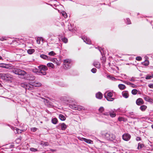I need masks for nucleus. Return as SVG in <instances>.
I'll use <instances>...</instances> for the list:
<instances>
[{"instance_id":"nucleus-39","label":"nucleus","mask_w":153,"mask_h":153,"mask_svg":"<svg viewBox=\"0 0 153 153\" xmlns=\"http://www.w3.org/2000/svg\"><path fill=\"white\" fill-rule=\"evenodd\" d=\"M68 28L69 30L71 31L73 29V28L72 27V25L71 24H69L68 25Z\"/></svg>"},{"instance_id":"nucleus-22","label":"nucleus","mask_w":153,"mask_h":153,"mask_svg":"<svg viewBox=\"0 0 153 153\" xmlns=\"http://www.w3.org/2000/svg\"><path fill=\"white\" fill-rule=\"evenodd\" d=\"M123 96L126 98L128 97V92L127 91H124L122 92Z\"/></svg>"},{"instance_id":"nucleus-10","label":"nucleus","mask_w":153,"mask_h":153,"mask_svg":"<svg viewBox=\"0 0 153 153\" xmlns=\"http://www.w3.org/2000/svg\"><path fill=\"white\" fill-rule=\"evenodd\" d=\"M33 72L37 74L40 75H45L46 74V72L45 71H38L37 69H36L33 70Z\"/></svg>"},{"instance_id":"nucleus-4","label":"nucleus","mask_w":153,"mask_h":153,"mask_svg":"<svg viewBox=\"0 0 153 153\" xmlns=\"http://www.w3.org/2000/svg\"><path fill=\"white\" fill-rule=\"evenodd\" d=\"M71 66L72 63L70 60L68 59L64 60L63 67L64 69H68L71 67Z\"/></svg>"},{"instance_id":"nucleus-29","label":"nucleus","mask_w":153,"mask_h":153,"mask_svg":"<svg viewBox=\"0 0 153 153\" xmlns=\"http://www.w3.org/2000/svg\"><path fill=\"white\" fill-rule=\"evenodd\" d=\"M51 121L53 124H56L57 123L58 120L56 118H54L52 119Z\"/></svg>"},{"instance_id":"nucleus-26","label":"nucleus","mask_w":153,"mask_h":153,"mask_svg":"<svg viewBox=\"0 0 153 153\" xmlns=\"http://www.w3.org/2000/svg\"><path fill=\"white\" fill-rule=\"evenodd\" d=\"M59 119L62 121H64L65 120L66 118L65 116L62 114H60L59 115Z\"/></svg>"},{"instance_id":"nucleus-57","label":"nucleus","mask_w":153,"mask_h":153,"mask_svg":"<svg viewBox=\"0 0 153 153\" xmlns=\"http://www.w3.org/2000/svg\"><path fill=\"white\" fill-rule=\"evenodd\" d=\"M2 58L1 56H0V60L2 59Z\"/></svg>"},{"instance_id":"nucleus-13","label":"nucleus","mask_w":153,"mask_h":153,"mask_svg":"<svg viewBox=\"0 0 153 153\" xmlns=\"http://www.w3.org/2000/svg\"><path fill=\"white\" fill-rule=\"evenodd\" d=\"M115 110L114 109V110L111 109H110L109 115L112 118L116 116V113L114 111Z\"/></svg>"},{"instance_id":"nucleus-27","label":"nucleus","mask_w":153,"mask_h":153,"mask_svg":"<svg viewBox=\"0 0 153 153\" xmlns=\"http://www.w3.org/2000/svg\"><path fill=\"white\" fill-rule=\"evenodd\" d=\"M145 146L144 144L139 143L138 144V146L137 147V149H140L142 148H143Z\"/></svg>"},{"instance_id":"nucleus-53","label":"nucleus","mask_w":153,"mask_h":153,"mask_svg":"<svg viewBox=\"0 0 153 153\" xmlns=\"http://www.w3.org/2000/svg\"><path fill=\"white\" fill-rule=\"evenodd\" d=\"M148 86L150 88H153V84H149Z\"/></svg>"},{"instance_id":"nucleus-34","label":"nucleus","mask_w":153,"mask_h":153,"mask_svg":"<svg viewBox=\"0 0 153 153\" xmlns=\"http://www.w3.org/2000/svg\"><path fill=\"white\" fill-rule=\"evenodd\" d=\"M107 78H109L110 79H111L112 80H113L114 81H116L117 80V79H116L114 77L111 76L110 75H108L107 76Z\"/></svg>"},{"instance_id":"nucleus-17","label":"nucleus","mask_w":153,"mask_h":153,"mask_svg":"<svg viewBox=\"0 0 153 153\" xmlns=\"http://www.w3.org/2000/svg\"><path fill=\"white\" fill-rule=\"evenodd\" d=\"M144 99L146 101L148 102H152L153 100L149 96L147 95H145L143 97Z\"/></svg>"},{"instance_id":"nucleus-25","label":"nucleus","mask_w":153,"mask_h":153,"mask_svg":"<svg viewBox=\"0 0 153 153\" xmlns=\"http://www.w3.org/2000/svg\"><path fill=\"white\" fill-rule=\"evenodd\" d=\"M142 64L143 65L147 66L149 65V62L147 60H145L144 62H142Z\"/></svg>"},{"instance_id":"nucleus-28","label":"nucleus","mask_w":153,"mask_h":153,"mask_svg":"<svg viewBox=\"0 0 153 153\" xmlns=\"http://www.w3.org/2000/svg\"><path fill=\"white\" fill-rule=\"evenodd\" d=\"M146 108L147 106L146 105H144L140 106V110H141L142 111H145V110L146 109Z\"/></svg>"},{"instance_id":"nucleus-43","label":"nucleus","mask_w":153,"mask_h":153,"mask_svg":"<svg viewBox=\"0 0 153 153\" xmlns=\"http://www.w3.org/2000/svg\"><path fill=\"white\" fill-rule=\"evenodd\" d=\"M27 83H22L21 84V86L23 87L24 88H25V89L26 86V85H27Z\"/></svg>"},{"instance_id":"nucleus-44","label":"nucleus","mask_w":153,"mask_h":153,"mask_svg":"<svg viewBox=\"0 0 153 153\" xmlns=\"http://www.w3.org/2000/svg\"><path fill=\"white\" fill-rule=\"evenodd\" d=\"M99 111L101 113H102L104 110V108L102 107H100L99 109Z\"/></svg>"},{"instance_id":"nucleus-37","label":"nucleus","mask_w":153,"mask_h":153,"mask_svg":"<svg viewBox=\"0 0 153 153\" xmlns=\"http://www.w3.org/2000/svg\"><path fill=\"white\" fill-rule=\"evenodd\" d=\"M8 38V37L7 36H3L1 38H0V41L7 40Z\"/></svg>"},{"instance_id":"nucleus-8","label":"nucleus","mask_w":153,"mask_h":153,"mask_svg":"<svg viewBox=\"0 0 153 153\" xmlns=\"http://www.w3.org/2000/svg\"><path fill=\"white\" fill-rule=\"evenodd\" d=\"M131 137V135L128 133L124 134L122 136L123 139L125 141L129 140Z\"/></svg>"},{"instance_id":"nucleus-35","label":"nucleus","mask_w":153,"mask_h":153,"mask_svg":"<svg viewBox=\"0 0 153 153\" xmlns=\"http://www.w3.org/2000/svg\"><path fill=\"white\" fill-rule=\"evenodd\" d=\"M61 40L64 43H66L68 42V39L65 37H63L61 38Z\"/></svg>"},{"instance_id":"nucleus-60","label":"nucleus","mask_w":153,"mask_h":153,"mask_svg":"<svg viewBox=\"0 0 153 153\" xmlns=\"http://www.w3.org/2000/svg\"><path fill=\"white\" fill-rule=\"evenodd\" d=\"M152 128L153 129V124L151 126Z\"/></svg>"},{"instance_id":"nucleus-31","label":"nucleus","mask_w":153,"mask_h":153,"mask_svg":"<svg viewBox=\"0 0 153 153\" xmlns=\"http://www.w3.org/2000/svg\"><path fill=\"white\" fill-rule=\"evenodd\" d=\"M1 65L0 66V67H1L3 68H9V66L8 65L6 64H1Z\"/></svg>"},{"instance_id":"nucleus-18","label":"nucleus","mask_w":153,"mask_h":153,"mask_svg":"<svg viewBox=\"0 0 153 153\" xmlns=\"http://www.w3.org/2000/svg\"><path fill=\"white\" fill-rule=\"evenodd\" d=\"M40 57L42 58L45 60H49L50 59V57L46 56L45 54H41L40 55Z\"/></svg>"},{"instance_id":"nucleus-42","label":"nucleus","mask_w":153,"mask_h":153,"mask_svg":"<svg viewBox=\"0 0 153 153\" xmlns=\"http://www.w3.org/2000/svg\"><path fill=\"white\" fill-rule=\"evenodd\" d=\"M55 53L53 51H51L49 53L48 55L50 56H53L55 54Z\"/></svg>"},{"instance_id":"nucleus-64","label":"nucleus","mask_w":153,"mask_h":153,"mask_svg":"<svg viewBox=\"0 0 153 153\" xmlns=\"http://www.w3.org/2000/svg\"><path fill=\"white\" fill-rule=\"evenodd\" d=\"M139 14V13H137V15H138Z\"/></svg>"},{"instance_id":"nucleus-41","label":"nucleus","mask_w":153,"mask_h":153,"mask_svg":"<svg viewBox=\"0 0 153 153\" xmlns=\"http://www.w3.org/2000/svg\"><path fill=\"white\" fill-rule=\"evenodd\" d=\"M152 78V75H147L145 77V79H150Z\"/></svg>"},{"instance_id":"nucleus-6","label":"nucleus","mask_w":153,"mask_h":153,"mask_svg":"<svg viewBox=\"0 0 153 153\" xmlns=\"http://www.w3.org/2000/svg\"><path fill=\"white\" fill-rule=\"evenodd\" d=\"M24 77L25 79L30 80H33L35 79V77L33 75L28 74L27 73L25 75V76H23Z\"/></svg>"},{"instance_id":"nucleus-12","label":"nucleus","mask_w":153,"mask_h":153,"mask_svg":"<svg viewBox=\"0 0 153 153\" xmlns=\"http://www.w3.org/2000/svg\"><path fill=\"white\" fill-rule=\"evenodd\" d=\"M144 102L142 98H139L137 99L136 101V104L138 105H140L144 104Z\"/></svg>"},{"instance_id":"nucleus-21","label":"nucleus","mask_w":153,"mask_h":153,"mask_svg":"<svg viewBox=\"0 0 153 153\" xmlns=\"http://www.w3.org/2000/svg\"><path fill=\"white\" fill-rule=\"evenodd\" d=\"M43 39L42 37H38L37 38L36 42L37 43L39 44H41V42L42 41L43 43Z\"/></svg>"},{"instance_id":"nucleus-19","label":"nucleus","mask_w":153,"mask_h":153,"mask_svg":"<svg viewBox=\"0 0 153 153\" xmlns=\"http://www.w3.org/2000/svg\"><path fill=\"white\" fill-rule=\"evenodd\" d=\"M33 85H30L27 84L26 85V88H25L26 90H31L33 89Z\"/></svg>"},{"instance_id":"nucleus-38","label":"nucleus","mask_w":153,"mask_h":153,"mask_svg":"<svg viewBox=\"0 0 153 153\" xmlns=\"http://www.w3.org/2000/svg\"><path fill=\"white\" fill-rule=\"evenodd\" d=\"M137 90L136 89H134L132 90L131 93L133 95H135L137 94Z\"/></svg>"},{"instance_id":"nucleus-11","label":"nucleus","mask_w":153,"mask_h":153,"mask_svg":"<svg viewBox=\"0 0 153 153\" xmlns=\"http://www.w3.org/2000/svg\"><path fill=\"white\" fill-rule=\"evenodd\" d=\"M38 67L40 70L39 71H42V70H43L44 71H45L48 70L47 67L45 65H41L38 66Z\"/></svg>"},{"instance_id":"nucleus-32","label":"nucleus","mask_w":153,"mask_h":153,"mask_svg":"<svg viewBox=\"0 0 153 153\" xmlns=\"http://www.w3.org/2000/svg\"><path fill=\"white\" fill-rule=\"evenodd\" d=\"M118 87L121 90H123L126 88L125 86L124 85L122 84H119L118 85Z\"/></svg>"},{"instance_id":"nucleus-1","label":"nucleus","mask_w":153,"mask_h":153,"mask_svg":"<svg viewBox=\"0 0 153 153\" xmlns=\"http://www.w3.org/2000/svg\"><path fill=\"white\" fill-rule=\"evenodd\" d=\"M10 71L16 74L22 76H24L27 74V72L25 71L16 68H12Z\"/></svg>"},{"instance_id":"nucleus-3","label":"nucleus","mask_w":153,"mask_h":153,"mask_svg":"<svg viewBox=\"0 0 153 153\" xmlns=\"http://www.w3.org/2000/svg\"><path fill=\"white\" fill-rule=\"evenodd\" d=\"M0 78L3 80L10 81L13 78V76L8 73H1L0 74Z\"/></svg>"},{"instance_id":"nucleus-16","label":"nucleus","mask_w":153,"mask_h":153,"mask_svg":"<svg viewBox=\"0 0 153 153\" xmlns=\"http://www.w3.org/2000/svg\"><path fill=\"white\" fill-rule=\"evenodd\" d=\"M96 97L97 99H101L102 97V94L100 92H99L96 94Z\"/></svg>"},{"instance_id":"nucleus-55","label":"nucleus","mask_w":153,"mask_h":153,"mask_svg":"<svg viewBox=\"0 0 153 153\" xmlns=\"http://www.w3.org/2000/svg\"><path fill=\"white\" fill-rule=\"evenodd\" d=\"M131 87L133 88H135L136 85L134 84V85H131Z\"/></svg>"},{"instance_id":"nucleus-51","label":"nucleus","mask_w":153,"mask_h":153,"mask_svg":"<svg viewBox=\"0 0 153 153\" xmlns=\"http://www.w3.org/2000/svg\"><path fill=\"white\" fill-rule=\"evenodd\" d=\"M124 118L121 117H119L118 118V120L120 121L123 120Z\"/></svg>"},{"instance_id":"nucleus-56","label":"nucleus","mask_w":153,"mask_h":153,"mask_svg":"<svg viewBox=\"0 0 153 153\" xmlns=\"http://www.w3.org/2000/svg\"><path fill=\"white\" fill-rule=\"evenodd\" d=\"M60 85L62 87H64L65 86V85L64 84H62V85Z\"/></svg>"},{"instance_id":"nucleus-20","label":"nucleus","mask_w":153,"mask_h":153,"mask_svg":"<svg viewBox=\"0 0 153 153\" xmlns=\"http://www.w3.org/2000/svg\"><path fill=\"white\" fill-rule=\"evenodd\" d=\"M11 128L14 131H15V130L17 133L18 134L21 133L23 131V130L19 129L16 127H12Z\"/></svg>"},{"instance_id":"nucleus-2","label":"nucleus","mask_w":153,"mask_h":153,"mask_svg":"<svg viewBox=\"0 0 153 153\" xmlns=\"http://www.w3.org/2000/svg\"><path fill=\"white\" fill-rule=\"evenodd\" d=\"M103 137L107 140L113 141L116 138L115 135L110 132L103 134L102 135Z\"/></svg>"},{"instance_id":"nucleus-50","label":"nucleus","mask_w":153,"mask_h":153,"mask_svg":"<svg viewBox=\"0 0 153 153\" xmlns=\"http://www.w3.org/2000/svg\"><path fill=\"white\" fill-rule=\"evenodd\" d=\"M37 128H31V131L33 132H35L36 131Z\"/></svg>"},{"instance_id":"nucleus-52","label":"nucleus","mask_w":153,"mask_h":153,"mask_svg":"<svg viewBox=\"0 0 153 153\" xmlns=\"http://www.w3.org/2000/svg\"><path fill=\"white\" fill-rule=\"evenodd\" d=\"M136 140L137 141H140V140H141V139L140 138V137H136Z\"/></svg>"},{"instance_id":"nucleus-47","label":"nucleus","mask_w":153,"mask_h":153,"mask_svg":"<svg viewBox=\"0 0 153 153\" xmlns=\"http://www.w3.org/2000/svg\"><path fill=\"white\" fill-rule=\"evenodd\" d=\"M97 70L95 68H93L91 70V72L93 73H95L96 72Z\"/></svg>"},{"instance_id":"nucleus-45","label":"nucleus","mask_w":153,"mask_h":153,"mask_svg":"<svg viewBox=\"0 0 153 153\" xmlns=\"http://www.w3.org/2000/svg\"><path fill=\"white\" fill-rule=\"evenodd\" d=\"M30 150L33 152H36L37 151V149L34 148H31L30 149Z\"/></svg>"},{"instance_id":"nucleus-5","label":"nucleus","mask_w":153,"mask_h":153,"mask_svg":"<svg viewBox=\"0 0 153 153\" xmlns=\"http://www.w3.org/2000/svg\"><path fill=\"white\" fill-rule=\"evenodd\" d=\"M69 106L71 108L76 110L80 111L82 109L85 110L84 107L81 105H78L75 104H69Z\"/></svg>"},{"instance_id":"nucleus-49","label":"nucleus","mask_w":153,"mask_h":153,"mask_svg":"<svg viewBox=\"0 0 153 153\" xmlns=\"http://www.w3.org/2000/svg\"><path fill=\"white\" fill-rule=\"evenodd\" d=\"M125 83L128 85H134V84L125 81Z\"/></svg>"},{"instance_id":"nucleus-15","label":"nucleus","mask_w":153,"mask_h":153,"mask_svg":"<svg viewBox=\"0 0 153 153\" xmlns=\"http://www.w3.org/2000/svg\"><path fill=\"white\" fill-rule=\"evenodd\" d=\"M80 140H81L83 141L86 143L89 144H91L93 142V141L91 140L84 138H82L80 139Z\"/></svg>"},{"instance_id":"nucleus-40","label":"nucleus","mask_w":153,"mask_h":153,"mask_svg":"<svg viewBox=\"0 0 153 153\" xmlns=\"http://www.w3.org/2000/svg\"><path fill=\"white\" fill-rule=\"evenodd\" d=\"M126 23L127 24H131V22L129 18H127L126 19Z\"/></svg>"},{"instance_id":"nucleus-33","label":"nucleus","mask_w":153,"mask_h":153,"mask_svg":"<svg viewBox=\"0 0 153 153\" xmlns=\"http://www.w3.org/2000/svg\"><path fill=\"white\" fill-rule=\"evenodd\" d=\"M34 51V49H29L27 51L28 53L30 54H32Z\"/></svg>"},{"instance_id":"nucleus-61","label":"nucleus","mask_w":153,"mask_h":153,"mask_svg":"<svg viewBox=\"0 0 153 153\" xmlns=\"http://www.w3.org/2000/svg\"><path fill=\"white\" fill-rule=\"evenodd\" d=\"M51 150L52 151H53H53H55V150H53V149H52V150Z\"/></svg>"},{"instance_id":"nucleus-54","label":"nucleus","mask_w":153,"mask_h":153,"mask_svg":"<svg viewBox=\"0 0 153 153\" xmlns=\"http://www.w3.org/2000/svg\"><path fill=\"white\" fill-rule=\"evenodd\" d=\"M129 80L130 81L132 82H134L135 80L133 79V77L129 79Z\"/></svg>"},{"instance_id":"nucleus-48","label":"nucleus","mask_w":153,"mask_h":153,"mask_svg":"<svg viewBox=\"0 0 153 153\" xmlns=\"http://www.w3.org/2000/svg\"><path fill=\"white\" fill-rule=\"evenodd\" d=\"M142 59V58L140 56H137L136 58V59L137 61H140Z\"/></svg>"},{"instance_id":"nucleus-36","label":"nucleus","mask_w":153,"mask_h":153,"mask_svg":"<svg viewBox=\"0 0 153 153\" xmlns=\"http://www.w3.org/2000/svg\"><path fill=\"white\" fill-rule=\"evenodd\" d=\"M47 66L52 68H53L54 67V65L52 63H49L47 64Z\"/></svg>"},{"instance_id":"nucleus-23","label":"nucleus","mask_w":153,"mask_h":153,"mask_svg":"<svg viewBox=\"0 0 153 153\" xmlns=\"http://www.w3.org/2000/svg\"><path fill=\"white\" fill-rule=\"evenodd\" d=\"M61 128L62 130H65L67 128V126L64 123H61Z\"/></svg>"},{"instance_id":"nucleus-46","label":"nucleus","mask_w":153,"mask_h":153,"mask_svg":"<svg viewBox=\"0 0 153 153\" xmlns=\"http://www.w3.org/2000/svg\"><path fill=\"white\" fill-rule=\"evenodd\" d=\"M62 15H63L64 17L65 18H67V13L65 12L64 11L63 12V13H62Z\"/></svg>"},{"instance_id":"nucleus-30","label":"nucleus","mask_w":153,"mask_h":153,"mask_svg":"<svg viewBox=\"0 0 153 153\" xmlns=\"http://www.w3.org/2000/svg\"><path fill=\"white\" fill-rule=\"evenodd\" d=\"M109 112L110 110H106L102 114L105 116H108L109 115Z\"/></svg>"},{"instance_id":"nucleus-58","label":"nucleus","mask_w":153,"mask_h":153,"mask_svg":"<svg viewBox=\"0 0 153 153\" xmlns=\"http://www.w3.org/2000/svg\"><path fill=\"white\" fill-rule=\"evenodd\" d=\"M15 41H16V40L14 39V40H13L12 42H15Z\"/></svg>"},{"instance_id":"nucleus-63","label":"nucleus","mask_w":153,"mask_h":153,"mask_svg":"<svg viewBox=\"0 0 153 153\" xmlns=\"http://www.w3.org/2000/svg\"><path fill=\"white\" fill-rule=\"evenodd\" d=\"M25 126L26 127V128H27V125H25Z\"/></svg>"},{"instance_id":"nucleus-59","label":"nucleus","mask_w":153,"mask_h":153,"mask_svg":"<svg viewBox=\"0 0 153 153\" xmlns=\"http://www.w3.org/2000/svg\"><path fill=\"white\" fill-rule=\"evenodd\" d=\"M120 109V108H119L117 109V111H119Z\"/></svg>"},{"instance_id":"nucleus-9","label":"nucleus","mask_w":153,"mask_h":153,"mask_svg":"<svg viewBox=\"0 0 153 153\" xmlns=\"http://www.w3.org/2000/svg\"><path fill=\"white\" fill-rule=\"evenodd\" d=\"M82 39L83 40L84 42L86 44H91V41L90 39L86 36H83L82 37Z\"/></svg>"},{"instance_id":"nucleus-14","label":"nucleus","mask_w":153,"mask_h":153,"mask_svg":"<svg viewBox=\"0 0 153 153\" xmlns=\"http://www.w3.org/2000/svg\"><path fill=\"white\" fill-rule=\"evenodd\" d=\"M93 65L94 66L97 68H99L100 67V63L97 61H94L93 63Z\"/></svg>"},{"instance_id":"nucleus-7","label":"nucleus","mask_w":153,"mask_h":153,"mask_svg":"<svg viewBox=\"0 0 153 153\" xmlns=\"http://www.w3.org/2000/svg\"><path fill=\"white\" fill-rule=\"evenodd\" d=\"M107 96L108 97H107L106 95H105L104 97H105L106 99L107 100L109 101H113L114 100V98H111L113 94L111 92H109L107 93Z\"/></svg>"},{"instance_id":"nucleus-24","label":"nucleus","mask_w":153,"mask_h":153,"mask_svg":"<svg viewBox=\"0 0 153 153\" xmlns=\"http://www.w3.org/2000/svg\"><path fill=\"white\" fill-rule=\"evenodd\" d=\"M32 84L33 86L36 87H40L41 85V84L39 82H34V83H33Z\"/></svg>"},{"instance_id":"nucleus-62","label":"nucleus","mask_w":153,"mask_h":153,"mask_svg":"<svg viewBox=\"0 0 153 153\" xmlns=\"http://www.w3.org/2000/svg\"><path fill=\"white\" fill-rule=\"evenodd\" d=\"M153 78V74L152 75V78Z\"/></svg>"}]
</instances>
